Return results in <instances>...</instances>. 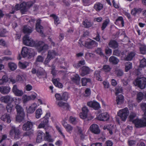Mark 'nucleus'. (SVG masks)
<instances>
[{"label":"nucleus","mask_w":146,"mask_h":146,"mask_svg":"<svg viewBox=\"0 0 146 146\" xmlns=\"http://www.w3.org/2000/svg\"><path fill=\"white\" fill-rule=\"evenodd\" d=\"M36 107V103H34L31 106L29 107L27 112L28 113H33L35 110Z\"/></svg>","instance_id":"c85d7f7f"},{"label":"nucleus","mask_w":146,"mask_h":146,"mask_svg":"<svg viewBox=\"0 0 146 146\" xmlns=\"http://www.w3.org/2000/svg\"><path fill=\"white\" fill-rule=\"evenodd\" d=\"M21 133L19 129L18 128H16L14 126L11 127V130L9 131V134L11 136L14 135V139H18L20 138Z\"/></svg>","instance_id":"0eeeda50"},{"label":"nucleus","mask_w":146,"mask_h":146,"mask_svg":"<svg viewBox=\"0 0 146 146\" xmlns=\"http://www.w3.org/2000/svg\"><path fill=\"white\" fill-rule=\"evenodd\" d=\"M129 114V111L127 108L120 110L117 113L118 115L123 121L126 120Z\"/></svg>","instance_id":"20e7f679"},{"label":"nucleus","mask_w":146,"mask_h":146,"mask_svg":"<svg viewBox=\"0 0 146 146\" xmlns=\"http://www.w3.org/2000/svg\"><path fill=\"white\" fill-rule=\"evenodd\" d=\"M140 107L144 113L146 112V103H142L140 104Z\"/></svg>","instance_id":"4d7b16f0"},{"label":"nucleus","mask_w":146,"mask_h":146,"mask_svg":"<svg viewBox=\"0 0 146 146\" xmlns=\"http://www.w3.org/2000/svg\"><path fill=\"white\" fill-rule=\"evenodd\" d=\"M57 52L54 50H50L48 52V55L50 56L52 59L54 58L55 56L57 55Z\"/></svg>","instance_id":"2f4dec72"},{"label":"nucleus","mask_w":146,"mask_h":146,"mask_svg":"<svg viewBox=\"0 0 146 146\" xmlns=\"http://www.w3.org/2000/svg\"><path fill=\"white\" fill-rule=\"evenodd\" d=\"M56 103L59 107L65 110H68L69 107V105L67 103L64 102H56Z\"/></svg>","instance_id":"6ab92c4d"},{"label":"nucleus","mask_w":146,"mask_h":146,"mask_svg":"<svg viewBox=\"0 0 146 146\" xmlns=\"http://www.w3.org/2000/svg\"><path fill=\"white\" fill-rule=\"evenodd\" d=\"M71 79L72 82L74 84L78 85L79 84L80 81V78L79 76L76 74L73 75L71 77Z\"/></svg>","instance_id":"f3484780"},{"label":"nucleus","mask_w":146,"mask_h":146,"mask_svg":"<svg viewBox=\"0 0 146 146\" xmlns=\"http://www.w3.org/2000/svg\"><path fill=\"white\" fill-rule=\"evenodd\" d=\"M80 69L82 71V73H89L92 72V70L86 66H83Z\"/></svg>","instance_id":"7c9ffc66"},{"label":"nucleus","mask_w":146,"mask_h":146,"mask_svg":"<svg viewBox=\"0 0 146 146\" xmlns=\"http://www.w3.org/2000/svg\"><path fill=\"white\" fill-rule=\"evenodd\" d=\"M44 59V58L42 56H38L37 58L36 61L39 62H42Z\"/></svg>","instance_id":"774afa93"},{"label":"nucleus","mask_w":146,"mask_h":146,"mask_svg":"<svg viewBox=\"0 0 146 146\" xmlns=\"http://www.w3.org/2000/svg\"><path fill=\"white\" fill-rule=\"evenodd\" d=\"M115 94L117 95L119 93H121L123 91V89L121 86H118L115 88Z\"/></svg>","instance_id":"bf43d9fd"},{"label":"nucleus","mask_w":146,"mask_h":146,"mask_svg":"<svg viewBox=\"0 0 146 146\" xmlns=\"http://www.w3.org/2000/svg\"><path fill=\"white\" fill-rule=\"evenodd\" d=\"M134 124L135 127L137 128L143 127V123L141 119H136L135 120L133 121V123Z\"/></svg>","instance_id":"412c9836"},{"label":"nucleus","mask_w":146,"mask_h":146,"mask_svg":"<svg viewBox=\"0 0 146 146\" xmlns=\"http://www.w3.org/2000/svg\"><path fill=\"white\" fill-rule=\"evenodd\" d=\"M136 114L135 113H131L129 116V121H132L133 123V121L135 119V118L136 117Z\"/></svg>","instance_id":"864d4df0"},{"label":"nucleus","mask_w":146,"mask_h":146,"mask_svg":"<svg viewBox=\"0 0 146 146\" xmlns=\"http://www.w3.org/2000/svg\"><path fill=\"white\" fill-rule=\"evenodd\" d=\"M144 95L142 93L140 92L138 93L137 95V100L138 102H140L143 100Z\"/></svg>","instance_id":"72a5a7b5"},{"label":"nucleus","mask_w":146,"mask_h":146,"mask_svg":"<svg viewBox=\"0 0 146 146\" xmlns=\"http://www.w3.org/2000/svg\"><path fill=\"white\" fill-rule=\"evenodd\" d=\"M23 32L25 33L30 34L33 31L32 28L28 26H25L23 29Z\"/></svg>","instance_id":"bb28decb"},{"label":"nucleus","mask_w":146,"mask_h":146,"mask_svg":"<svg viewBox=\"0 0 146 146\" xmlns=\"http://www.w3.org/2000/svg\"><path fill=\"white\" fill-rule=\"evenodd\" d=\"M110 21V20L108 19H106L104 21L101 27V29L102 30H104L105 29L109 23Z\"/></svg>","instance_id":"79ce46f5"},{"label":"nucleus","mask_w":146,"mask_h":146,"mask_svg":"<svg viewBox=\"0 0 146 146\" xmlns=\"http://www.w3.org/2000/svg\"><path fill=\"white\" fill-rule=\"evenodd\" d=\"M1 119L2 120L4 121H6L8 123H10L11 122L10 115L6 113L2 115L1 117Z\"/></svg>","instance_id":"4be33fe9"},{"label":"nucleus","mask_w":146,"mask_h":146,"mask_svg":"<svg viewBox=\"0 0 146 146\" xmlns=\"http://www.w3.org/2000/svg\"><path fill=\"white\" fill-rule=\"evenodd\" d=\"M120 22L122 24V27L124 26V22L123 21V19L122 17H119L117 19L115 22V25H118L119 24V22Z\"/></svg>","instance_id":"473e14b6"},{"label":"nucleus","mask_w":146,"mask_h":146,"mask_svg":"<svg viewBox=\"0 0 146 146\" xmlns=\"http://www.w3.org/2000/svg\"><path fill=\"white\" fill-rule=\"evenodd\" d=\"M82 110V112L80 113V117L82 119H87L88 113L89 111L88 108L86 107H83Z\"/></svg>","instance_id":"9b49d317"},{"label":"nucleus","mask_w":146,"mask_h":146,"mask_svg":"<svg viewBox=\"0 0 146 146\" xmlns=\"http://www.w3.org/2000/svg\"><path fill=\"white\" fill-rule=\"evenodd\" d=\"M34 46H34L38 49V51L39 52L40 50L41 49V47L42 45L44 44V42L42 41H39L37 42H35L34 41Z\"/></svg>","instance_id":"cd10ccee"},{"label":"nucleus","mask_w":146,"mask_h":146,"mask_svg":"<svg viewBox=\"0 0 146 146\" xmlns=\"http://www.w3.org/2000/svg\"><path fill=\"white\" fill-rule=\"evenodd\" d=\"M46 136H44L45 137V139L48 141L50 142H52L53 141V140L52 139H51V137L49 135L48 133L47 132H46Z\"/></svg>","instance_id":"052dcab7"},{"label":"nucleus","mask_w":146,"mask_h":146,"mask_svg":"<svg viewBox=\"0 0 146 146\" xmlns=\"http://www.w3.org/2000/svg\"><path fill=\"white\" fill-rule=\"evenodd\" d=\"M83 25L85 28H88L92 26V23L89 22L87 21H85L83 22Z\"/></svg>","instance_id":"3c124183"},{"label":"nucleus","mask_w":146,"mask_h":146,"mask_svg":"<svg viewBox=\"0 0 146 146\" xmlns=\"http://www.w3.org/2000/svg\"><path fill=\"white\" fill-rule=\"evenodd\" d=\"M8 66L10 69L12 71L15 70L17 67L16 64L13 62L9 63Z\"/></svg>","instance_id":"ea45409f"},{"label":"nucleus","mask_w":146,"mask_h":146,"mask_svg":"<svg viewBox=\"0 0 146 146\" xmlns=\"http://www.w3.org/2000/svg\"><path fill=\"white\" fill-rule=\"evenodd\" d=\"M42 110L41 109H38L36 111V117L37 118H39L40 117L42 114Z\"/></svg>","instance_id":"6e6d98bb"},{"label":"nucleus","mask_w":146,"mask_h":146,"mask_svg":"<svg viewBox=\"0 0 146 146\" xmlns=\"http://www.w3.org/2000/svg\"><path fill=\"white\" fill-rule=\"evenodd\" d=\"M140 50L141 53L142 54H144L146 53V46L145 45H142L140 47Z\"/></svg>","instance_id":"13d9d810"},{"label":"nucleus","mask_w":146,"mask_h":146,"mask_svg":"<svg viewBox=\"0 0 146 146\" xmlns=\"http://www.w3.org/2000/svg\"><path fill=\"white\" fill-rule=\"evenodd\" d=\"M26 132L24 133L23 134L24 136H27L31 135L33 133V131L32 129L27 130Z\"/></svg>","instance_id":"5fc2aeb1"},{"label":"nucleus","mask_w":146,"mask_h":146,"mask_svg":"<svg viewBox=\"0 0 146 146\" xmlns=\"http://www.w3.org/2000/svg\"><path fill=\"white\" fill-rule=\"evenodd\" d=\"M50 16L53 18L54 20V23L55 25H57L60 23V21L57 16L54 15H51Z\"/></svg>","instance_id":"09e8293b"},{"label":"nucleus","mask_w":146,"mask_h":146,"mask_svg":"<svg viewBox=\"0 0 146 146\" xmlns=\"http://www.w3.org/2000/svg\"><path fill=\"white\" fill-rule=\"evenodd\" d=\"M85 64V61L84 60L80 61L79 62V63L76 64V68H79L80 66L81 65H84Z\"/></svg>","instance_id":"338daca9"},{"label":"nucleus","mask_w":146,"mask_h":146,"mask_svg":"<svg viewBox=\"0 0 146 146\" xmlns=\"http://www.w3.org/2000/svg\"><path fill=\"white\" fill-rule=\"evenodd\" d=\"M15 108L17 112V115L16 117V120L19 122H21L23 120L25 116L24 110L20 105L16 106Z\"/></svg>","instance_id":"f03ea898"},{"label":"nucleus","mask_w":146,"mask_h":146,"mask_svg":"<svg viewBox=\"0 0 146 146\" xmlns=\"http://www.w3.org/2000/svg\"><path fill=\"white\" fill-rule=\"evenodd\" d=\"M94 8L96 11L99 12L103 9V5L100 3H96L94 5Z\"/></svg>","instance_id":"5701e85b"},{"label":"nucleus","mask_w":146,"mask_h":146,"mask_svg":"<svg viewBox=\"0 0 146 146\" xmlns=\"http://www.w3.org/2000/svg\"><path fill=\"white\" fill-rule=\"evenodd\" d=\"M98 43L95 41L90 39H88L85 42L84 45L88 49H91L97 46Z\"/></svg>","instance_id":"423d86ee"},{"label":"nucleus","mask_w":146,"mask_h":146,"mask_svg":"<svg viewBox=\"0 0 146 146\" xmlns=\"http://www.w3.org/2000/svg\"><path fill=\"white\" fill-rule=\"evenodd\" d=\"M109 115L107 112L100 114L97 117L98 119L100 120L106 121L109 119Z\"/></svg>","instance_id":"f8f14e48"},{"label":"nucleus","mask_w":146,"mask_h":146,"mask_svg":"<svg viewBox=\"0 0 146 146\" xmlns=\"http://www.w3.org/2000/svg\"><path fill=\"white\" fill-rule=\"evenodd\" d=\"M8 81V78L6 75L3 76L2 79H0V85H2L4 83Z\"/></svg>","instance_id":"49530a36"},{"label":"nucleus","mask_w":146,"mask_h":146,"mask_svg":"<svg viewBox=\"0 0 146 146\" xmlns=\"http://www.w3.org/2000/svg\"><path fill=\"white\" fill-rule=\"evenodd\" d=\"M87 105L90 107L93 108L95 110H98L100 108V104L96 102L91 101L88 102Z\"/></svg>","instance_id":"ddd939ff"},{"label":"nucleus","mask_w":146,"mask_h":146,"mask_svg":"<svg viewBox=\"0 0 146 146\" xmlns=\"http://www.w3.org/2000/svg\"><path fill=\"white\" fill-rule=\"evenodd\" d=\"M137 141L136 140H133L129 139L127 141L129 146H136Z\"/></svg>","instance_id":"e433bc0d"},{"label":"nucleus","mask_w":146,"mask_h":146,"mask_svg":"<svg viewBox=\"0 0 146 146\" xmlns=\"http://www.w3.org/2000/svg\"><path fill=\"white\" fill-rule=\"evenodd\" d=\"M29 63L27 62L22 63L19 62V66L20 68L22 69H24L29 65Z\"/></svg>","instance_id":"58836bf2"},{"label":"nucleus","mask_w":146,"mask_h":146,"mask_svg":"<svg viewBox=\"0 0 146 146\" xmlns=\"http://www.w3.org/2000/svg\"><path fill=\"white\" fill-rule=\"evenodd\" d=\"M70 122L73 124H75L77 123V121L76 118L72 116H70Z\"/></svg>","instance_id":"e2e57ef3"},{"label":"nucleus","mask_w":146,"mask_h":146,"mask_svg":"<svg viewBox=\"0 0 146 146\" xmlns=\"http://www.w3.org/2000/svg\"><path fill=\"white\" fill-rule=\"evenodd\" d=\"M64 127L66 128V131L68 132H70L72 129V127L69 124H67L64 126Z\"/></svg>","instance_id":"0e129e2a"},{"label":"nucleus","mask_w":146,"mask_h":146,"mask_svg":"<svg viewBox=\"0 0 146 146\" xmlns=\"http://www.w3.org/2000/svg\"><path fill=\"white\" fill-rule=\"evenodd\" d=\"M125 70L126 72H127L132 67V64L130 62H127L125 64Z\"/></svg>","instance_id":"37998d69"},{"label":"nucleus","mask_w":146,"mask_h":146,"mask_svg":"<svg viewBox=\"0 0 146 146\" xmlns=\"http://www.w3.org/2000/svg\"><path fill=\"white\" fill-rule=\"evenodd\" d=\"M109 61L114 64H117L119 62V60L114 56H111L109 59Z\"/></svg>","instance_id":"c756f323"},{"label":"nucleus","mask_w":146,"mask_h":146,"mask_svg":"<svg viewBox=\"0 0 146 146\" xmlns=\"http://www.w3.org/2000/svg\"><path fill=\"white\" fill-rule=\"evenodd\" d=\"M90 131L95 134H98L100 132V130L98 126L96 124L92 125L90 127Z\"/></svg>","instance_id":"4468645a"},{"label":"nucleus","mask_w":146,"mask_h":146,"mask_svg":"<svg viewBox=\"0 0 146 146\" xmlns=\"http://www.w3.org/2000/svg\"><path fill=\"white\" fill-rule=\"evenodd\" d=\"M140 67H139L137 70V73H141L142 69L141 68H143L146 66V59L143 58L140 62Z\"/></svg>","instance_id":"aec40b11"},{"label":"nucleus","mask_w":146,"mask_h":146,"mask_svg":"<svg viewBox=\"0 0 146 146\" xmlns=\"http://www.w3.org/2000/svg\"><path fill=\"white\" fill-rule=\"evenodd\" d=\"M45 136L44 133L41 131H38V132L36 141L37 142L40 143L42 140V138Z\"/></svg>","instance_id":"b1692460"},{"label":"nucleus","mask_w":146,"mask_h":146,"mask_svg":"<svg viewBox=\"0 0 146 146\" xmlns=\"http://www.w3.org/2000/svg\"><path fill=\"white\" fill-rule=\"evenodd\" d=\"M0 100L2 102L7 103L9 102L11 103L15 100L14 98H13L11 96L7 95L1 97L0 98Z\"/></svg>","instance_id":"1a4fd4ad"},{"label":"nucleus","mask_w":146,"mask_h":146,"mask_svg":"<svg viewBox=\"0 0 146 146\" xmlns=\"http://www.w3.org/2000/svg\"><path fill=\"white\" fill-rule=\"evenodd\" d=\"M141 9L140 8L137 9L134 8L132 10L131 13L132 15H135L137 13L141 12Z\"/></svg>","instance_id":"8fccbe9b"},{"label":"nucleus","mask_w":146,"mask_h":146,"mask_svg":"<svg viewBox=\"0 0 146 146\" xmlns=\"http://www.w3.org/2000/svg\"><path fill=\"white\" fill-rule=\"evenodd\" d=\"M50 116V113H46L45 116L44 117V120L42 122L46 125L48 122V119Z\"/></svg>","instance_id":"f704fd0d"},{"label":"nucleus","mask_w":146,"mask_h":146,"mask_svg":"<svg viewBox=\"0 0 146 146\" xmlns=\"http://www.w3.org/2000/svg\"><path fill=\"white\" fill-rule=\"evenodd\" d=\"M137 85L141 89H143L146 87V78L143 77H138L135 80Z\"/></svg>","instance_id":"7ed1b4c3"},{"label":"nucleus","mask_w":146,"mask_h":146,"mask_svg":"<svg viewBox=\"0 0 146 146\" xmlns=\"http://www.w3.org/2000/svg\"><path fill=\"white\" fill-rule=\"evenodd\" d=\"M21 54L24 58L27 57L28 58H30L35 56V52L33 48L23 47L21 50Z\"/></svg>","instance_id":"f257e3e1"},{"label":"nucleus","mask_w":146,"mask_h":146,"mask_svg":"<svg viewBox=\"0 0 146 146\" xmlns=\"http://www.w3.org/2000/svg\"><path fill=\"white\" fill-rule=\"evenodd\" d=\"M62 100L66 101V100L68 98V94L67 92H64L62 94Z\"/></svg>","instance_id":"680f3d73"},{"label":"nucleus","mask_w":146,"mask_h":146,"mask_svg":"<svg viewBox=\"0 0 146 146\" xmlns=\"http://www.w3.org/2000/svg\"><path fill=\"white\" fill-rule=\"evenodd\" d=\"M91 80L89 78H83L82 79V85L83 86H86L87 83H91Z\"/></svg>","instance_id":"c9c22d12"},{"label":"nucleus","mask_w":146,"mask_h":146,"mask_svg":"<svg viewBox=\"0 0 146 146\" xmlns=\"http://www.w3.org/2000/svg\"><path fill=\"white\" fill-rule=\"evenodd\" d=\"M41 20H38L36 21V30L38 32L41 34L43 35V32L42 31L43 27L40 25Z\"/></svg>","instance_id":"2eb2a0df"},{"label":"nucleus","mask_w":146,"mask_h":146,"mask_svg":"<svg viewBox=\"0 0 146 146\" xmlns=\"http://www.w3.org/2000/svg\"><path fill=\"white\" fill-rule=\"evenodd\" d=\"M29 5L28 3H26L25 2H23L20 5L17 4L15 6V9L16 11L20 9L21 13L24 14L27 11V6Z\"/></svg>","instance_id":"39448f33"},{"label":"nucleus","mask_w":146,"mask_h":146,"mask_svg":"<svg viewBox=\"0 0 146 146\" xmlns=\"http://www.w3.org/2000/svg\"><path fill=\"white\" fill-rule=\"evenodd\" d=\"M121 51L118 50H115L113 51V54L114 55L119 56H120Z\"/></svg>","instance_id":"69168bd1"},{"label":"nucleus","mask_w":146,"mask_h":146,"mask_svg":"<svg viewBox=\"0 0 146 146\" xmlns=\"http://www.w3.org/2000/svg\"><path fill=\"white\" fill-rule=\"evenodd\" d=\"M111 70V68L108 65H104L103 68L101 69L102 70H103L105 72H109Z\"/></svg>","instance_id":"603ef678"},{"label":"nucleus","mask_w":146,"mask_h":146,"mask_svg":"<svg viewBox=\"0 0 146 146\" xmlns=\"http://www.w3.org/2000/svg\"><path fill=\"white\" fill-rule=\"evenodd\" d=\"M11 88L8 86L0 87V92L3 94H7L10 91Z\"/></svg>","instance_id":"dca6fc26"},{"label":"nucleus","mask_w":146,"mask_h":146,"mask_svg":"<svg viewBox=\"0 0 146 146\" xmlns=\"http://www.w3.org/2000/svg\"><path fill=\"white\" fill-rule=\"evenodd\" d=\"M13 106L11 103H8L7 105L6 109L7 112L9 113H11L13 108Z\"/></svg>","instance_id":"4c0bfd02"},{"label":"nucleus","mask_w":146,"mask_h":146,"mask_svg":"<svg viewBox=\"0 0 146 146\" xmlns=\"http://www.w3.org/2000/svg\"><path fill=\"white\" fill-rule=\"evenodd\" d=\"M26 79L25 77V76L23 75L22 76L18 75L16 77V80L17 82H23L24 79Z\"/></svg>","instance_id":"c03bdc74"},{"label":"nucleus","mask_w":146,"mask_h":146,"mask_svg":"<svg viewBox=\"0 0 146 146\" xmlns=\"http://www.w3.org/2000/svg\"><path fill=\"white\" fill-rule=\"evenodd\" d=\"M12 92L15 95L17 96H21L23 94V93L22 90H19L16 85H14L12 89Z\"/></svg>","instance_id":"9d476101"},{"label":"nucleus","mask_w":146,"mask_h":146,"mask_svg":"<svg viewBox=\"0 0 146 146\" xmlns=\"http://www.w3.org/2000/svg\"><path fill=\"white\" fill-rule=\"evenodd\" d=\"M33 126V124L32 122L28 121L23 125L22 129L24 131L32 129Z\"/></svg>","instance_id":"a211bd4d"},{"label":"nucleus","mask_w":146,"mask_h":146,"mask_svg":"<svg viewBox=\"0 0 146 146\" xmlns=\"http://www.w3.org/2000/svg\"><path fill=\"white\" fill-rule=\"evenodd\" d=\"M109 46L113 48H115L118 47V44L117 42L115 40H110L109 43Z\"/></svg>","instance_id":"a878e982"},{"label":"nucleus","mask_w":146,"mask_h":146,"mask_svg":"<svg viewBox=\"0 0 146 146\" xmlns=\"http://www.w3.org/2000/svg\"><path fill=\"white\" fill-rule=\"evenodd\" d=\"M124 101V97L121 94L118 95L116 98V101L117 104H122L123 103Z\"/></svg>","instance_id":"393cba45"},{"label":"nucleus","mask_w":146,"mask_h":146,"mask_svg":"<svg viewBox=\"0 0 146 146\" xmlns=\"http://www.w3.org/2000/svg\"><path fill=\"white\" fill-rule=\"evenodd\" d=\"M135 55L134 52H131L129 53L126 58V59L127 60H130L132 59Z\"/></svg>","instance_id":"a18cd8bd"},{"label":"nucleus","mask_w":146,"mask_h":146,"mask_svg":"<svg viewBox=\"0 0 146 146\" xmlns=\"http://www.w3.org/2000/svg\"><path fill=\"white\" fill-rule=\"evenodd\" d=\"M23 40L24 44L26 45L31 46H34V41L30 38L28 35H25L23 38Z\"/></svg>","instance_id":"6e6552de"},{"label":"nucleus","mask_w":146,"mask_h":146,"mask_svg":"<svg viewBox=\"0 0 146 146\" xmlns=\"http://www.w3.org/2000/svg\"><path fill=\"white\" fill-rule=\"evenodd\" d=\"M53 83L56 87L60 88H62L63 87L62 84L57 81L56 79H54L53 81Z\"/></svg>","instance_id":"a19ab883"},{"label":"nucleus","mask_w":146,"mask_h":146,"mask_svg":"<svg viewBox=\"0 0 146 146\" xmlns=\"http://www.w3.org/2000/svg\"><path fill=\"white\" fill-rule=\"evenodd\" d=\"M95 52L99 54L101 56H104V55L102 51V49L101 48H98L95 50Z\"/></svg>","instance_id":"de8ad7c7"}]
</instances>
